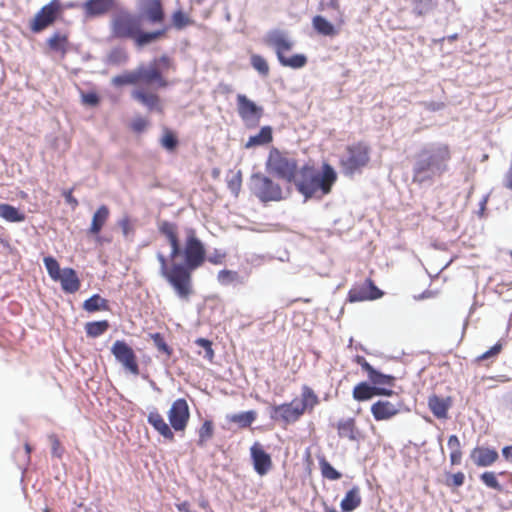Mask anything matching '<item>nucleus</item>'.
I'll list each match as a JSON object with an SVG mask.
<instances>
[{
  "instance_id": "obj_1",
  "label": "nucleus",
  "mask_w": 512,
  "mask_h": 512,
  "mask_svg": "<svg viewBox=\"0 0 512 512\" xmlns=\"http://www.w3.org/2000/svg\"><path fill=\"white\" fill-rule=\"evenodd\" d=\"M158 229L171 247L169 260L172 262L171 266H168V258L158 252L156 257L160 264L159 275L173 288L179 299L187 301L193 293L192 271L205 261L204 244L191 228L186 230L183 247L180 244L178 227L175 223L161 221Z\"/></svg>"
},
{
  "instance_id": "obj_2",
  "label": "nucleus",
  "mask_w": 512,
  "mask_h": 512,
  "mask_svg": "<svg viewBox=\"0 0 512 512\" xmlns=\"http://www.w3.org/2000/svg\"><path fill=\"white\" fill-rule=\"evenodd\" d=\"M450 150L445 144H432L423 148L415 158L413 179L423 183L442 175L448 168Z\"/></svg>"
},
{
  "instance_id": "obj_3",
  "label": "nucleus",
  "mask_w": 512,
  "mask_h": 512,
  "mask_svg": "<svg viewBox=\"0 0 512 512\" xmlns=\"http://www.w3.org/2000/svg\"><path fill=\"white\" fill-rule=\"evenodd\" d=\"M336 179L335 170L328 164L323 165L322 171L305 165L298 171L294 184L306 201L310 198L320 199L329 194Z\"/></svg>"
},
{
  "instance_id": "obj_4",
  "label": "nucleus",
  "mask_w": 512,
  "mask_h": 512,
  "mask_svg": "<svg viewBox=\"0 0 512 512\" xmlns=\"http://www.w3.org/2000/svg\"><path fill=\"white\" fill-rule=\"evenodd\" d=\"M318 403V397L312 389L303 387L301 398H295L290 403L275 405L271 408L273 420L290 424L296 422L307 409H313Z\"/></svg>"
},
{
  "instance_id": "obj_5",
  "label": "nucleus",
  "mask_w": 512,
  "mask_h": 512,
  "mask_svg": "<svg viewBox=\"0 0 512 512\" xmlns=\"http://www.w3.org/2000/svg\"><path fill=\"white\" fill-rule=\"evenodd\" d=\"M297 168V162L293 157L275 148L270 151L266 161V170L268 173L276 175L278 178L284 179L288 183H294L298 175Z\"/></svg>"
},
{
  "instance_id": "obj_6",
  "label": "nucleus",
  "mask_w": 512,
  "mask_h": 512,
  "mask_svg": "<svg viewBox=\"0 0 512 512\" xmlns=\"http://www.w3.org/2000/svg\"><path fill=\"white\" fill-rule=\"evenodd\" d=\"M250 190L261 202L280 201L284 198L281 186L262 173L250 177Z\"/></svg>"
},
{
  "instance_id": "obj_7",
  "label": "nucleus",
  "mask_w": 512,
  "mask_h": 512,
  "mask_svg": "<svg viewBox=\"0 0 512 512\" xmlns=\"http://www.w3.org/2000/svg\"><path fill=\"white\" fill-rule=\"evenodd\" d=\"M369 162V148L363 143L349 146L342 156L341 165L345 175L361 171Z\"/></svg>"
},
{
  "instance_id": "obj_8",
  "label": "nucleus",
  "mask_w": 512,
  "mask_h": 512,
  "mask_svg": "<svg viewBox=\"0 0 512 512\" xmlns=\"http://www.w3.org/2000/svg\"><path fill=\"white\" fill-rule=\"evenodd\" d=\"M112 33L117 38H132L139 32L140 20L127 11H119L111 22Z\"/></svg>"
},
{
  "instance_id": "obj_9",
  "label": "nucleus",
  "mask_w": 512,
  "mask_h": 512,
  "mask_svg": "<svg viewBox=\"0 0 512 512\" xmlns=\"http://www.w3.org/2000/svg\"><path fill=\"white\" fill-rule=\"evenodd\" d=\"M111 353L123 368L133 375L139 374V367L133 349L124 341L117 340L111 347Z\"/></svg>"
},
{
  "instance_id": "obj_10",
  "label": "nucleus",
  "mask_w": 512,
  "mask_h": 512,
  "mask_svg": "<svg viewBox=\"0 0 512 512\" xmlns=\"http://www.w3.org/2000/svg\"><path fill=\"white\" fill-rule=\"evenodd\" d=\"M167 416L171 427L175 431H184L190 417L187 401L183 398L175 400L172 403Z\"/></svg>"
},
{
  "instance_id": "obj_11",
  "label": "nucleus",
  "mask_w": 512,
  "mask_h": 512,
  "mask_svg": "<svg viewBox=\"0 0 512 512\" xmlns=\"http://www.w3.org/2000/svg\"><path fill=\"white\" fill-rule=\"evenodd\" d=\"M238 113L246 123H257L263 114V109L243 94L237 95Z\"/></svg>"
},
{
  "instance_id": "obj_12",
  "label": "nucleus",
  "mask_w": 512,
  "mask_h": 512,
  "mask_svg": "<svg viewBox=\"0 0 512 512\" xmlns=\"http://www.w3.org/2000/svg\"><path fill=\"white\" fill-rule=\"evenodd\" d=\"M60 7L58 0H52L49 4L42 7V9L36 14L33 23L32 30L34 32H40L47 26H49L56 17V13Z\"/></svg>"
},
{
  "instance_id": "obj_13",
  "label": "nucleus",
  "mask_w": 512,
  "mask_h": 512,
  "mask_svg": "<svg viewBox=\"0 0 512 512\" xmlns=\"http://www.w3.org/2000/svg\"><path fill=\"white\" fill-rule=\"evenodd\" d=\"M250 453L255 471L261 476L267 474L272 466L270 455L264 451L258 442L252 445Z\"/></svg>"
},
{
  "instance_id": "obj_14",
  "label": "nucleus",
  "mask_w": 512,
  "mask_h": 512,
  "mask_svg": "<svg viewBox=\"0 0 512 512\" xmlns=\"http://www.w3.org/2000/svg\"><path fill=\"white\" fill-rule=\"evenodd\" d=\"M267 44L274 48L277 58L284 55V51H289L293 48V41L289 38L288 34L281 30H273L267 34Z\"/></svg>"
},
{
  "instance_id": "obj_15",
  "label": "nucleus",
  "mask_w": 512,
  "mask_h": 512,
  "mask_svg": "<svg viewBox=\"0 0 512 512\" xmlns=\"http://www.w3.org/2000/svg\"><path fill=\"white\" fill-rule=\"evenodd\" d=\"M382 295L383 292L377 288L371 280H366L363 286L351 289L348 297L350 302H358L378 299Z\"/></svg>"
},
{
  "instance_id": "obj_16",
  "label": "nucleus",
  "mask_w": 512,
  "mask_h": 512,
  "mask_svg": "<svg viewBox=\"0 0 512 512\" xmlns=\"http://www.w3.org/2000/svg\"><path fill=\"white\" fill-rule=\"evenodd\" d=\"M399 410V404H393L390 401L383 400L377 401L371 407V413L377 421L389 420L398 414Z\"/></svg>"
},
{
  "instance_id": "obj_17",
  "label": "nucleus",
  "mask_w": 512,
  "mask_h": 512,
  "mask_svg": "<svg viewBox=\"0 0 512 512\" xmlns=\"http://www.w3.org/2000/svg\"><path fill=\"white\" fill-rule=\"evenodd\" d=\"M141 10L150 23H161L164 19L160 0H142Z\"/></svg>"
},
{
  "instance_id": "obj_18",
  "label": "nucleus",
  "mask_w": 512,
  "mask_h": 512,
  "mask_svg": "<svg viewBox=\"0 0 512 512\" xmlns=\"http://www.w3.org/2000/svg\"><path fill=\"white\" fill-rule=\"evenodd\" d=\"M137 73L139 82H143L147 85L157 83L160 87H164L167 84L159 69L154 67V65L150 67L141 65L137 68Z\"/></svg>"
},
{
  "instance_id": "obj_19",
  "label": "nucleus",
  "mask_w": 512,
  "mask_h": 512,
  "mask_svg": "<svg viewBox=\"0 0 512 512\" xmlns=\"http://www.w3.org/2000/svg\"><path fill=\"white\" fill-rule=\"evenodd\" d=\"M147 421L165 439L170 441L174 440V433L170 426L165 422L164 418L156 409L149 412Z\"/></svg>"
},
{
  "instance_id": "obj_20",
  "label": "nucleus",
  "mask_w": 512,
  "mask_h": 512,
  "mask_svg": "<svg viewBox=\"0 0 512 512\" xmlns=\"http://www.w3.org/2000/svg\"><path fill=\"white\" fill-rule=\"evenodd\" d=\"M471 459L480 467L492 465L498 459V453L494 449L476 447L471 452Z\"/></svg>"
},
{
  "instance_id": "obj_21",
  "label": "nucleus",
  "mask_w": 512,
  "mask_h": 512,
  "mask_svg": "<svg viewBox=\"0 0 512 512\" xmlns=\"http://www.w3.org/2000/svg\"><path fill=\"white\" fill-rule=\"evenodd\" d=\"M57 281L61 283V287L66 293H75L80 288V280L72 268L62 269Z\"/></svg>"
},
{
  "instance_id": "obj_22",
  "label": "nucleus",
  "mask_w": 512,
  "mask_h": 512,
  "mask_svg": "<svg viewBox=\"0 0 512 512\" xmlns=\"http://www.w3.org/2000/svg\"><path fill=\"white\" fill-rule=\"evenodd\" d=\"M428 406L435 417L438 419L447 418V412L451 406L450 398H441L436 395L430 396Z\"/></svg>"
},
{
  "instance_id": "obj_23",
  "label": "nucleus",
  "mask_w": 512,
  "mask_h": 512,
  "mask_svg": "<svg viewBox=\"0 0 512 512\" xmlns=\"http://www.w3.org/2000/svg\"><path fill=\"white\" fill-rule=\"evenodd\" d=\"M132 98L149 110H159V97L154 93L145 92L142 89H136L132 92Z\"/></svg>"
},
{
  "instance_id": "obj_24",
  "label": "nucleus",
  "mask_w": 512,
  "mask_h": 512,
  "mask_svg": "<svg viewBox=\"0 0 512 512\" xmlns=\"http://www.w3.org/2000/svg\"><path fill=\"white\" fill-rule=\"evenodd\" d=\"M114 0H88L84 4L86 15L98 16L106 13L112 6Z\"/></svg>"
},
{
  "instance_id": "obj_25",
  "label": "nucleus",
  "mask_w": 512,
  "mask_h": 512,
  "mask_svg": "<svg viewBox=\"0 0 512 512\" xmlns=\"http://www.w3.org/2000/svg\"><path fill=\"white\" fill-rule=\"evenodd\" d=\"M361 504V496L358 487L350 489L341 501V509L344 512H351Z\"/></svg>"
},
{
  "instance_id": "obj_26",
  "label": "nucleus",
  "mask_w": 512,
  "mask_h": 512,
  "mask_svg": "<svg viewBox=\"0 0 512 512\" xmlns=\"http://www.w3.org/2000/svg\"><path fill=\"white\" fill-rule=\"evenodd\" d=\"M272 141V129L270 126L261 128L258 134L250 136L245 144V148H253L256 146L265 145Z\"/></svg>"
},
{
  "instance_id": "obj_27",
  "label": "nucleus",
  "mask_w": 512,
  "mask_h": 512,
  "mask_svg": "<svg viewBox=\"0 0 512 512\" xmlns=\"http://www.w3.org/2000/svg\"><path fill=\"white\" fill-rule=\"evenodd\" d=\"M338 435L341 438H347L351 441L357 439V430L355 421L352 418L340 420L337 424Z\"/></svg>"
},
{
  "instance_id": "obj_28",
  "label": "nucleus",
  "mask_w": 512,
  "mask_h": 512,
  "mask_svg": "<svg viewBox=\"0 0 512 512\" xmlns=\"http://www.w3.org/2000/svg\"><path fill=\"white\" fill-rule=\"evenodd\" d=\"M166 29H160L152 32H142L141 28L139 32L133 37L138 47H144L162 37L165 34Z\"/></svg>"
},
{
  "instance_id": "obj_29",
  "label": "nucleus",
  "mask_w": 512,
  "mask_h": 512,
  "mask_svg": "<svg viewBox=\"0 0 512 512\" xmlns=\"http://www.w3.org/2000/svg\"><path fill=\"white\" fill-rule=\"evenodd\" d=\"M83 309L89 313L96 311H106L109 309L108 301L99 294H94L84 301Z\"/></svg>"
},
{
  "instance_id": "obj_30",
  "label": "nucleus",
  "mask_w": 512,
  "mask_h": 512,
  "mask_svg": "<svg viewBox=\"0 0 512 512\" xmlns=\"http://www.w3.org/2000/svg\"><path fill=\"white\" fill-rule=\"evenodd\" d=\"M108 216H109V209L107 208V206H105V205L100 206L92 217L90 232L92 234L99 233L100 230L102 229L103 225L107 221Z\"/></svg>"
},
{
  "instance_id": "obj_31",
  "label": "nucleus",
  "mask_w": 512,
  "mask_h": 512,
  "mask_svg": "<svg viewBox=\"0 0 512 512\" xmlns=\"http://www.w3.org/2000/svg\"><path fill=\"white\" fill-rule=\"evenodd\" d=\"M312 24L314 29L321 35L334 36L337 33L335 27L322 16H315Z\"/></svg>"
},
{
  "instance_id": "obj_32",
  "label": "nucleus",
  "mask_w": 512,
  "mask_h": 512,
  "mask_svg": "<svg viewBox=\"0 0 512 512\" xmlns=\"http://www.w3.org/2000/svg\"><path fill=\"white\" fill-rule=\"evenodd\" d=\"M0 217L9 222H22L25 219L23 213L9 204L0 205Z\"/></svg>"
},
{
  "instance_id": "obj_33",
  "label": "nucleus",
  "mask_w": 512,
  "mask_h": 512,
  "mask_svg": "<svg viewBox=\"0 0 512 512\" xmlns=\"http://www.w3.org/2000/svg\"><path fill=\"white\" fill-rule=\"evenodd\" d=\"M375 395V387L370 386L366 382H361L354 387L353 397L358 401L371 399Z\"/></svg>"
},
{
  "instance_id": "obj_34",
  "label": "nucleus",
  "mask_w": 512,
  "mask_h": 512,
  "mask_svg": "<svg viewBox=\"0 0 512 512\" xmlns=\"http://www.w3.org/2000/svg\"><path fill=\"white\" fill-rule=\"evenodd\" d=\"M278 60L282 66L290 67L293 69L301 68L307 62V58L303 54H295L291 57H286L285 55H283L280 56Z\"/></svg>"
},
{
  "instance_id": "obj_35",
  "label": "nucleus",
  "mask_w": 512,
  "mask_h": 512,
  "mask_svg": "<svg viewBox=\"0 0 512 512\" xmlns=\"http://www.w3.org/2000/svg\"><path fill=\"white\" fill-rule=\"evenodd\" d=\"M109 328V323L106 320L88 322L86 324V333L88 336L96 338L102 335Z\"/></svg>"
},
{
  "instance_id": "obj_36",
  "label": "nucleus",
  "mask_w": 512,
  "mask_h": 512,
  "mask_svg": "<svg viewBox=\"0 0 512 512\" xmlns=\"http://www.w3.org/2000/svg\"><path fill=\"white\" fill-rule=\"evenodd\" d=\"M139 82L138 80V73L137 69L131 72H127L122 75H117L112 78V84L115 86H122V85H134Z\"/></svg>"
},
{
  "instance_id": "obj_37",
  "label": "nucleus",
  "mask_w": 512,
  "mask_h": 512,
  "mask_svg": "<svg viewBox=\"0 0 512 512\" xmlns=\"http://www.w3.org/2000/svg\"><path fill=\"white\" fill-rule=\"evenodd\" d=\"M256 418L254 411H247L238 414H233L229 417L230 421L237 423L240 427H248Z\"/></svg>"
},
{
  "instance_id": "obj_38",
  "label": "nucleus",
  "mask_w": 512,
  "mask_h": 512,
  "mask_svg": "<svg viewBox=\"0 0 512 512\" xmlns=\"http://www.w3.org/2000/svg\"><path fill=\"white\" fill-rule=\"evenodd\" d=\"M368 378L374 384L373 387H380L384 385L392 386L395 380L393 376L383 374L377 370H375L371 375H369Z\"/></svg>"
},
{
  "instance_id": "obj_39",
  "label": "nucleus",
  "mask_w": 512,
  "mask_h": 512,
  "mask_svg": "<svg viewBox=\"0 0 512 512\" xmlns=\"http://www.w3.org/2000/svg\"><path fill=\"white\" fill-rule=\"evenodd\" d=\"M43 261H44V265L47 269L49 276L54 281L58 280V278L60 277V275L62 273V269L60 268L57 260L51 256H48V257H45Z\"/></svg>"
},
{
  "instance_id": "obj_40",
  "label": "nucleus",
  "mask_w": 512,
  "mask_h": 512,
  "mask_svg": "<svg viewBox=\"0 0 512 512\" xmlns=\"http://www.w3.org/2000/svg\"><path fill=\"white\" fill-rule=\"evenodd\" d=\"M67 42L66 35L55 33L48 39L49 47L54 51L62 52L63 54L66 52L65 45Z\"/></svg>"
},
{
  "instance_id": "obj_41",
  "label": "nucleus",
  "mask_w": 512,
  "mask_h": 512,
  "mask_svg": "<svg viewBox=\"0 0 512 512\" xmlns=\"http://www.w3.org/2000/svg\"><path fill=\"white\" fill-rule=\"evenodd\" d=\"M251 65L252 67L258 71V73L262 76H267L269 73V66L267 61L260 55L253 54L251 56Z\"/></svg>"
},
{
  "instance_id": "obj_42",
  "label": "nucleus",
  "mask_w": 512,
  "mask_h": 512,
  "mask_svg": "<svg viewBox=\"0 0 512 512\" xmlns=\"http://www.w3.org/2000/svg\"><path fill=\"white\" fill-rule=\"evenodd\" d=\"M320 468L324 478L329 480H338L341 478V473L338 472L328 461L322 459L320 461Z\"/></svg>"
},
{
  "instance_id": "obj_43",
  "label": "nucleus",
  "mask_w": 512,
  "mask_h": 512,
  "mask_svg": "<svg viewBox=\"0 0 512 512\" xmlns=\"http://www.w3.org/2000/svg\"><path fill=\"white\" fill-rule=\"evenodd\" d=\"M195 344L199 347L203 348L204 354L203 357L208 359L209 361H212L214 357V351L212 349V343L211 341L205 339V338H198L195 340Z\"/></svg>"
},
{
  "instance_id": "obj_44",
  "label": "nucleus",
  "mask_w": 512,
  "mask_h": 512,
  "mask_svg": "<svg viewBox=\"0 0 512 512\" xmlns=\"http://www.w3.org/2000/svg\"><path fill=\"white\" fill-rule=\"evenodd\" d=\"M217 279L221 284L229 285L238 279V273L231 270H221Z\"/></svg>"
},
{
  "instance_id": "obj_45",
  "label": "nucleus",
  "mask_w": 512,
  "mask_h": 512,
  "mask_svg": "<svg viewBox=\"0 0 512 512\" xmlns=\"http://www.w3.org/2000/svg\"><path fill=\"white\" fill-rule=\"evenodd\" d=\"M213 434V426L211 421H205L199 430V445H203L204 442L211 438Z\"/></svg>"
},
{
  "instance_id": "obj_46",
  "label": "nucleus",
  "mask_w": 512,
  "mask_h": 512,
  "mask_svg": "<svg viewBox=\"0 0 512 512\" xmlns=\"http://www.w3.org/2000/svg\"><path fill=\"white\" fill-rule=\"evenodd\" d=\"M480 478L483 481V483L486 486H488L489 488L496 489V490L501 489V486H500L494 472H484Z\"/></svg>"
},
{
  "instance_id": "obj_47",
  "label": "nucleus",
  "mask_w": 512,
  "mask_h": 512,
  "mask_svg": "<svg viewBox=\"0 0 512 512\" xmlns=\"http://www.w3.org/2000/svg\"><path fill=\"white\" fill-rule=\"evenodd\" d=\"M151 338L159 351L165 353L166 355H170L171 350L160 333L152 334Z\"/></svg>"
},
{
  "instance_id": "obj_48",
  "label": "nucleus",
  "mask_w": 512,
  "mask_h": 512,
  "mask_svg": "<svg viewBox=\"0 0 512 512\" xmlns=\"http://www.w3.org/2000/svg\"><path fill=\"white\" fill-rule=\"evenodd\" d=\"M431 0H416L413 11L415 14L422 16L431 9Z\"/></svg>"
},
{
  "instance_id": "obj_49",
  "label": "nucleus",
  "mask_w": 512,
  "mask_h": 512,
  "mask_svg": "<svg viewBox=\"0 0 512 512\" xmlns=\"http://www.w3.org/2000/svg\"><path fill=\"white\" fill-rule=\"evenodd\" d=\"M161 144L165 149L172 151L177 146V139L172 133H166L161 139Z\"/></svg>"
},
{
  "instance_id": "obj_50",
  "label": "nucleus",
  "mask_w": 512,
  "mask_h": 512,
  "mask_svg": "<svg viewBox=\"0 0 512 512\" xmlns=\"http://www.w3.org/2000/svg\"><path fill=\"white\" fill-rule=\"evenodd\" d=\"M153 65L161 72V70H166L170 68L171 60L167 56H162L159 59H156Z\"/></svg>"
},
{
  "instance_id": "obj_51",
  "label": "nucleus",
  "mask_w": 512,
  "mask_h": 512,
  "mask_svg": "<svg viewBox=\"0 0 512 512\" xmlns=\"http://www.w3.org/2000/svg\"><path fill=\"white\" fill-rule=\"evenodd\" d=\"M230 190L237 194L241 186V172L239 171L233 178L228 182Z\"/></svg>"
},
{
  "instance_id": "obj_52",
  "label": "nucleus",
  "mask_w": 512,
  "mask_h": 512,
  "mask_svg": "<svg viewBox=\"0 0 512 512\" xmlns=\"http://www.w3.org/2000/svg\"><path fill=\"white\" fill-rule=\"evenodd\" d=\"M187 23V18L181 11H177L173 14V24L177 28H182Z\"/></svg>"
},
{
  "instance_id": "obj_53",
  "label": "nucleus",
  "mask_w": 512,
  "mask_h": 512,
  "mask_svg": "<svg viewBox=\"0 0 512 512\" xmlns=\"http://www.w3.org/2000/svg\"><path fill=\"white\" fill-rule=\"evenodd\" d=\"M501 344L500 343H497L495 344L491 349H489L488 351H486L485 353H483L481 356H479V360H485V359H488L492 356H495L497 355L500 351H501Z\"/></svg>"
},
{
  "instance_id": "obj_54",
  "label": "nucleus",
  "mask_w": 512,
  "mask_h": 512,
  "mask_svg": "<svg viewBox=\"0 0 512 512\" xmlns=\"http://www.w3.org/2000/svg\"><path fill=\"white\" fill-rule=\"evenodd\" d=\"M501 344L500 343H497L495 344L491 349H489L488 351H486L485 353H483L481 356H479V360H485V359H488L492 356H495L497 355L500 351H501Z\"/></svg>"
},
{
  "instance_id": "obj_55",
  "label": "nucleus",
  "mask_w": 512,
  "mask_h": 512,
  "mask_svg": "<svg viewBox=\"0 0 512 512\" xmlns=\"http://www.w3.org/2000/svg\"><path fill=\"white\" fill-rule=\"evenodd\" d=\"M82 100L87 105L95 106L99 102V97L95 93H87L82 95Z\"/></svg>"
},
{
  "instance_id": "obj_56",
  "label": "nucleus",
  "mask_w": 512,
  "mask_h": 512,
  "mask_svg": "<svg viewBox=\"0 0 512 512\" xmlns=\"http://www.w3.org/2000/svg\"><path fill=\"white\" fill-rule=\"evenodd\" d=\"M448 447L450 448L451 452L454 451H461L460 449V441L456 435H451L448 439Z\"/></svg>"
},
{
  "instance_id": "obj_57",
  "label": "nucleus",
  "mask_w": 512,
  "mask_h": 512,
  "mask_svg": "<svg viewBox=\"0 0 512 512\" xmlns=\"http://www.w3.org/2000/svg\"><path fill=\"white\" fill-rule=\"evenodd\" d=\"M465 476L462 472H458L452 475L451 477V483L455 487H459L463 485Z\"/></svg>"
},
{
  "instance_id": "obj_58",
  "label": "nucleus",
  "mask_w": 512,
  "mask_h": 512,
  "mask_svg": "<svg viewBox=\"0 0 512 512\" xmlns=\"http://www.w3.org/2000/svg\"><path fill=\"white\" fill-rule=\"evenodd\" d=\"M357 362L361 368L367 372L368 376L375 371V369L363 357H358Z\"/></svg>"
},
{
  "instance_id": "obj_59",
  "label": "nucleus",
  "mask_w": 512,
  "mask_h": 512,
  "mask_svg": "<svg viewBox=\"0 0 512 512\" xmlns=\"http://www.w3.org/2000/svg\"><path fill=\"white\" fill-rule=\"evenodd\" d=\"M146 126V121L142 118L135 119L132 123V128L134 131L140 132Z\"/></svg>"
},
{
  "instance_id": "obj_60",
  "label": "nucleus",
  "mask_w": 512,
  "mask_h": 512,
  "mask_svg": "<svg viewBox=\"0 0 512 512\" xmlns=\"http://www.w3.org/2000/svg\"><path fill=\"white\" fill-rule=\"evenodd\" d=\"M462 453L461 451H454L450 453V460L452 465L459 464L461 461Z\"/></svg>"
},
{
  "instance_id": "obj_61",
  "label": "nucleus",
  "mask_w": 512,
  "mask_h": 512,
  "mask_svg": "<svg viewBox=\"0 0 512 512\" xmlns=\"http://www.w3.org/2000/svg\"><path fill=\"white\" fill-rule=\"evenodd\" d=\"M502 455L507 461L512 463V445L505 446L502 449Z\"/></svg>"
},
{
  "instance_id": "obj_62",
  "label": "nucleus",
  "mask_w": 512,
  "mask_h": 512,
  "mask_svg": "<svg viewBox=\"0 0 512 512\" xmlns=\"http://www.w3.org/2000/svg\"><path fill=\"white\" fill-rule=\"evenodd\" d=\"M394 392L384 387H375V395L391 396Z\"/></svg>"
},
{
  "instance_id": "obj_63",
  "label": "nucleus",
  "mask_w": 512,
  "mask_h": 512,
  "mask_svg": "<svg viewBox=\"0 0 512 512\" xmlns=\"http://www.w3.org/2000/svg\"><path fill=\"white\" fill-rule=\"evenodd\" d=\"M65 200L68 204L72 205L73 207H76L78 205V201L72 196L71 191H67L64 193Z\"/></svg>"
},
{
  "instance_id": "obj_64",
  "label": "nucleus",
  "mask_w": 512,
  "mask_h": 512,
  "mask_svg": "<svg viewBox=\"0 0 512 512\" xmlns=\"http://www.w3.org/2000/svg\"><path fill=\"white\" fill-rule=\"evenodd\" d=\"M120 226H121V228H122L123 234H124L125 236H127V235H128V233H129V229H130V225H129V221H128V219H123V220H121V221H120Z\"/></svg>"
}]
</instances>
